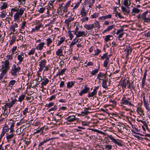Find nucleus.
<instances>
[{
    "mask_svg": "<svg viewBox=\"0 0 150 150\" xmlns=\"http://www.w3.org/2000/svg\"><path fill=\"white\" fill-rule=\"evenodd\" d=\"M109 62V58H107L103 62V66L105 67H106Z\"/></svg>",
    "mask_w": 150,
    "mask_h": 150,
    "instance_id": "42",
    "label": "nucleus"
},
{
    "mask_svg": "<svg viewBox=\"0 0 150 150\" xmlns=\"http://www.w3.org/2000/svg\"><path fill=\"white\" fill-rule=\"evenodd\" d=\"M89 112L88 110H87L84 109V111H81V114H82V116H84L87 115L89 113Z\"/></svg>",
    "mask_w": 150,
    "mask_h": 150,
    "instance_id": "47",
    "label": "nucleus"
},
{
    "mask_svg": "<svg viewBox=\"0 0 150 150\" xmlns=\"http://www.w3.org/2000/svg\"><path fill=\"white\" fill-rule=\"evenodd\" d=\"M40 74H38L37 75L38 78L36 79V80L38 82H40L42 81V79L41 76H40Z\"/></svg>",
    "mask_w": 150,
    "mask_h": 150,
    "instance_id": "56",
    "label": "nucleus"
},
{
    "mask_svg": "<svg viewBox=\"0 0 150 150\" xmlns=\"http://www.w3.org/2000/svg\"><path fill=\"white\" fill-rule=\"evenodd\" d=\"M95 0H85L83 2L85 6L91 8L95 2Z\"/></svg>",
    "mask_w": 150,
    "mask_h": 150,
    "instance_id": "6",
    "label": "nucleus"
},
{
    "mask_svg": "<svg viewBox=\"0 0 150 150\" xmlns=\"http://www.w3.org/2000/svg\"><path fill=\"white\" fill-rule=\"evenodd\" d=\"M21 16L16 13L14 15V21L18 22L20 18L21 17Z\"/></svg>",
    "mask_w": 150,
    "mask_h": 150,
    "instance_id": "30",
    "label": "nucleus"
},
{
    "mask_svg": "<svg viewBox=\"0 0 150 150\" xmlns=\"http://www.w3.org/2000/svg\"><path fill=\"white\" fill-rule=\"evenodd\" d=\"M46 61L44 59L41 60L39 64V72H41L43 69L45 67L46 63Z\"/></svg>",
    "mask_w": 150,
    "mask_h": 150,
    "instance_id": "8",
    "label": "nucleus"
},
{
    "mask_svg": "<svg viewBox=\"0 0 150 150\" xmlns=\"http://www.w3.org/2000/svg\"><path fill=\"white\" fill-rule=\"evenodd\" d=\"M45 44L44 42H42L36 46V49L39 50H41L43 49V47Z\"/></svg>",
    "mask_w": 150,
    "mask_h": 150,
    "instance_id": "24",
    "label": "nucleus"
},
{
    "mask_svg": "<svg viewBox=\"0 0 150 150\" xmlns=\"http://www.w3.org/2000/svg\"><path fill=\"white\" fill-rule=\"evenodd\" d=\"M84 27L86 29L89 30L93 28V25L92 24H86L84 25Z\"/></svg>",
    "mask_w": 150,
    "mask_h": 150,
    "instance_id": "27",
    "label": "nucleus"
},
{
    "mask_svg": "<svg viewBox=\"0 0 150 150\" xmlns=\"http://www.w3.org/2000/svg\"><path fill=\"white\" fill-rule=\"evenodd\" d=\"M24 58V53L23 52H21L20 54L18 55L17 56L18 59L20 63L22 62Z\"/></svg>",
    "mask_w": 150,
    "mask_h": 150,
    "instance_id": "22",
    "label": "nucleus"
},
{
    "mask_svg": "<svg viewBox=\"0 0 150 150\" xmlns=\"http://www.w3.org/2000/svg\"><path fill=\"white\" fill-rule=\"evenodd\" d=\"M21 69L20 67H16L15 64H13L11 67V73L12 75L13 76H16L19 73V71Z\"/></svg>",
    "mask_w": 150,
    "mask_h": 150,
    "instance_id": "4",
    "label": "nucleus"
},
{
    "mask_svg": "<svg viewBox=\"0 0 150 150\" xmlns=\"http://www.w3.org/2000/svg\"><path fill=\"white\" fill-rule=\"evenodd\" d=\"M42 26V25L41 23H40L37 26H36L35 28L36 29V30L37 31H38L39 30L40 28Z\"/></svg>",
    "mask_w": 150,
    "mask_h": 150,
    "instance_id": "61",
    "label": "nucleus"
},
{
    "mask_svg": "<svg viewBox=\"0 0 150 150\" xmlns=\"http://www.w3.org/2000/svg\"><path fill=\"white\" fill-rule=\"evenodd\" d=\"M9 63L10 62L8 60H6L2 65V67L1 69L2 71L6 73L7 71L10 69Z\"/></svg>",
    "mask_w": 150,
    "mask_h": 150,
    "instance_id": "5",
    "label": "nucleus"
},
{
    "mask_svg": "<svg viewBox=\"0 0 150 150\" xmlns=\"http://www.w3.org/2000/svg\"><path fill=\"white\" fill-rule=\"evenodd\" d=\"M118 129V131L120 133H122V130H124V129H126L124 127L122 126H119L117 128Z\"/></svg>",
    "mask_w": 150,
    "mask_h": 150,
    "instance_id": "59",
    "label": "nucleus"
},
{
    "mask_svg": "<svg viewBox=\"0 0 150 150\" xmlns=\"http://www.w3.org/2000/svg\"><path fill=\"white\" fill-rule=\"evenodd\" d=\"M144 105L146 109L148 110H150V108L149 107V104L148 102H144Z\"/></svg>",
    "mask_w": 150,
    "mask_h": 150,
    "instance_id": "57",
    "label": "nucleus"
},
{
    "mask_svg": "<svg viewBox=\"0 0 150 150\" xmlns=\"http://www.w3.org/2000/svg\"><path fill=\"white\" fill-rule=\"evenodd\" d=\"M47 13L49 14L50 13H53L54 9L53 6L52 4H50L47 7Z\"/></svg>",
    "mask_w": 150,
    "mask_h": 150,
    "instance_id": "13",
    "label": "nucleus"
},
{
    "mask_svg": "<svg viewBox=\"0 0 150 150\" xmlns=\"http://www.w3.org/2000/svg\"><path fill=\"white\" fill-rule=\"evenodd\" d=\"M122 10L125 14L127 15L130 12L129 10L127 9L125 7L122 6L121 7Z\"/></svg>",
    "mask_w": 150,
    "mask_h": 150,
    "instance_id": "28",
    "label": "nucleus"
},
{
    "mask_svg": "<svg viewBox=\"0 0 150 150\" xmlns=\"http://www.w3.org/2000/svg\"><path fill=\"white\" fill-rule=\"evenodd\" d=\"M25 96V95H22L20 96L18 100H17V101L21 103L22 101L24 99Z\"/></svg>",
    "mask_w": 150,
    "mask_h": 150,
    "instance_id": "38",
    "label": "nucleus"
},
{
    "mask_svg": "<svg viewBox=\"0 0 150 150\" xmlns=\"http://www.w3.org/2000/svg\"><path fill=\"white\" fill-rule=\"evenodd\" d=\"M65 40V38L64 37L61 38L60 40L58 41V42L57 43V46H59L61 44H62L64 41Z\"/></svg>",
    "mask_w": 150,
    "mask_h": 150,
    "instance_id": "43",
    "label": "nucleus"
},
{
    "mask_svg": "<svg viewBox=\"0 0 150 150\" xmlns=\"http://www.w3.org/2000/svg\"><path fill=\"white\" fill-rule=\"evenodd\" d=\"M43 128L42 127L40 128H38L37 129H34L35 132H34V134H35L36 133H39L41 132H42L43 131Z\"/></svg>",
    "mask_w": 150,
    "mask_h": 150,
    "instance_id": "32",
    "label": "nucleus"
},
{
    "mask_svg": "<svg viewBox=\"0 0 150 150\" xmlns=\"http://www.w3.org/2000/svg\"><path fill=\"white\" fill-rule=\"evenodd\" d=\"M13 132H10L9 133H7L6 137L7 139H12L14 137V135L13 134Z\"/></svg>",
    "mask_w": 150,
    "mask_h": 150,
    "instance_id": "26",
    "label": "nucleus"
},
{
    "mask_svg": "<svg viewBox=\"0 0 150 150\" xmlns=\"http://www.w3.org/2000/svg\"><path fill=\"white\" fill-rule=\"evenodd\" d=\"M107 137L109 138L112 141V142H113L115 144L117 145L120 146H123V142L122 141L118 139H115L112 135L108 134Z\"/></svg>",
    "mask_w": 150,
    "mask_h": 150,
    "instance_id": "2",
    "label": "nucleus"
},
{
    "mask_svg": "<svg viewBox=\"0 0 150 150\" xmlns=\"http://www.w3.org/2000/svg\"><path fill=\"white\" fill-rule=\"evenodd\" d=\"M132 51V49L129 46H127L126 48L124 50L125 52H126L127 53L126 55V58H127L129 55L131 54Z\"/></svg>",
    "mask_w": 150,
    "mask_h": 150,
    "instance_id": "12",
    "label": "nucleus"
},
{
    "mask_svg": "<svg viewBox=\"0 0 150 150\" xmlns=\"http://www.w3.org/2000/svg\"><path fill=\"white\" fill-rule=\"evenodd\" d=\"M121 103L123 105H129L131 106H134L131 102L128 101L127 99L126 98V97L125 96L124 97L122 98Z\"/></svg>",
    "mask_w": 150,
    "mask_h": 150,
    "instance_id": "10",
    "label": "nucleus"
},
{
    "mask_svg": "<svg viewBox=\"0 0 150 150\" xmlns=\"http://www.w3.org/2000/svg\"><path fill=\"white\" fill-rule=\"evenodd\" d=\"M148 13V11H146L142 14H139L137 16L138 19H139L142 21L143 22L145 25H147L150 23V14L147 17L146 15Z\"/></svg>",
    "mask_w": 150,
    "mask_h": 150,
    "instance_id": "1",
    "label": "nucleus"
},
{
    "mask_svg": "<svg viewBox=\"0 0 150 150\" xmlns=\"http://www.w3.org/2000/svg\"><path fill=\"white\" fill-rule=\"evenodd\" d=\"M64 5V3L59 5V7L57 10V13L58 14L63 15L64 13L67 12L68 8Z\"/></svg>",
    "mask_w": 150,
    "mask_h": 150,
    "instance_id": "3",
    "label": "nucleus"
},
{
    "mask_svg": "<svg viewBox=\"0 0 150 150\" xmlns=\"http://www.w3.org/2000/svg\"><path fill=\"white\" fill-rule=\"evenodd\" d=\"M18 27V24L16 23H15L14 24L12 25H11L10 28V29L11 30H13V33L15 31V28H17Z\"/></svg>",
    "mask_w": 150,
    "mask_h": 150,
    "instance_id": "35",
    "label": "nucleus"
},
{
    "mask_svg": "<svg viewBox=\"0 0 150 150\" xmlns=\"http://www.w3.org/2000/svg\"><path fill=\"white\" fill-rule=\"evenodd\" d=\"M33 3L34 4H30L29 5L28 7V8L31 11H33L35 7L36 6V2L34 1Z\"/></svg>",
    "mask_w": 150,
    "mask_h": 150,
    "instance_id": "18",
    "label": "nucleus"
},
{
    "mask_svg": "<svg viewBox=\"0 0 150 150\" xmlns=\"http://www.w3.org/2000/svg\"><path fill=\"white\" fill-rule=\"evenodd\" d=\"M102 81V86L103 88H106L107 87V82L108 81V79H107V80H103Z\"/></svg>",
    "mask_w": 150,
    "mask_h": 150,
    "instance_id": "45",
    "label": "nucleus"
},
{
    "mask_svg": "<svg viewBox=\"0 0 150 150\" xmlns=\"http://www.w3.org/2000/svg\"><path fill=\"white\" fill-rule=\"evenodd\" d=\"M137 112L140 116L144 115V113L143 109L141 107H138L137 109Z\"/></svg>",
    "mask_w": 150,
    "mask_h": 150,
    "instance_id": "14",
    "label": "nucleus"
},
{
    "mask_svg": "<svg viewBox=\"0 0 150 150\" xmlns=\"http://www.w3.org/2000/svg\"><path fill=\"white\" fill-rule=\"evenodd\" d=\"M11 99H12V100L11 101V102L9 103L10 104V105L12 107L13 105H14L16 102L17 101V100L16 98L14 100H13L12 98H11Z\"/></svg>",
    "mask_w": 150,
    "mask_h": 150,
    "instance_id": "55",
    "label": "nucleus"
},
{
    "mask_svg": "<svg viewBox=\"0 0 150 150\" xmlns=\"http://www.w3.org/2000/svg\"><path fill=\"white\" fill-rule=\"evenodd\" d=\"M47 46H49V45L52 42V40L51 38H49L47 39Z\"/></svg>",
    "mask_w": 150,
    "mask_h": 150,
    "instance_id": "51",
    "label": "nucleus"
},
{
    "mask_svg": "<svg viewBox=\"0 0 150 150\" xmlns=\"http://www.w3.org/2000/svg\"><path fill=\"white\" fill-rule=\"evenodd\" d=\"M25 143L27 146L29 144L30 142V139H25L24 141Z\"/></svg>",
    "mask_w": 150,
    "mask_h": 150,
    "instance_id": "63",
    "label": "nucleus"
},
{
    "mask_svg": "<svg viewBox=\"0 0 150 150\" xmlns=\"http://www.w3.org/2000/svg\"><path fill=\"white\" fill-rule=\"evenodd\" d=\"M53 139V138H50V139H47L46 140H44L42 142H41L39 145V146H42V145H43L45 143L47 142V141H48L50 140H51V139Z\"/></svg>",
    "mask_w": 150,
    "mask_h": 150,
    "instance_id": "46",
    "label": "nucleus"
},
{
    "mask_svg": "<svg viewBox=\"0 0 150 150\" xmlns=\"http://www.w3.org/2000/svg\"><path fill=\"white\" fill-rule=\"evenodd\" d=\"M42 80L43 81L41 83V87L42 88H43L44 86H46L49 82V80L48 79L46 78L45 79L43 78Z\"/></svg>",
    "mask_w": 150,
    "mask_h": 150,
    "instance_id": "15",
    "label": "nucleus"
},
{
    "mask_svg": "<svg viewBox=\"0 0 150 150\" xmlns=\"http://www.w3.org/2000/svg\"><path fill=\"white\" fill-rule=\"evenodd\" d=\"M140 12V10L136 8H134L132 10V15L135 16L136 13H138Z\"/></svg>",
    "mask_w": 150,
    "mask_h": 150,
    "instance_id": "21",
    "label": "nucleus"
},
{
    "mask_svg": "<svg viewBox=\"0 0 150 150\" xmlns=\"http://www.w3.org/2000/svg\"><path fill=\"white\" fill-rule=\"evenodd\" d=\"M127 85V82H126L125 81L123 80L120 82V85L122 88H126Z\"/></svg>",
    "mask_w": 150,
    "mask_h": 150,
    "instance_id": "37",
    "label": "nucleus"
},
{
    "mask_svg": "<svg viewBox=\"0 0 150 150\" xmlns=\"http://www.w3.org/2000/svg\"><path fill=\"white\" fill-rule=\"evenodd\" d=\"M86 86V85H85L84 89L82 90L79 93L80 96H82L83 94L86 93L89 90V88L87 87Z\"/></svg>",
    "mask_w": 150,
    "mask_h": 150,
    "instance_id": "17",
    "label": "nucleus"
},
{
    "mask_svg": "<svg viewBox=\"0 0 150 150\" xmlns=\"http://www.w3.org/2000/svg\"><path fill=\"white\" fill-rule=\"evenodd\" d=\"M16 81L15 80H12L10 81L8 84V86L9 87H12L15 84L16 82Z\"/></svg>",
    "mask_w": 150,
    "mask_h": 150,
    "instance_id": "52",
    "label": "nucleus"
},
{
    "mask_svg": "<svg viewBox=\"0 0 150 150\" xmlns=\"http://www.w3.org/2000/svg\"><path fill=\"white\" fill-rule=\"evenodd\" d=\"M63 48L62 47H61L59 49H58L57 50L56 52V54L58 56H59L60 57L61 56H63L64 57V55L62 54V50Z\"/></svg>",
    "mask_w": 150,
    "mask_h": 150,
    "instance_id": "16",
    "label": "nucleus"
},
{
    "mask_svg": "<svg viewBox=\"0 0 150 150\" xmlns=\"http://www.w3.org/2000/svg\"><path fill=\"white\" fill-rule=\"evenodd\" d=\"M11 36L12 37V39L10 42V45H11L13 44V43L15 42L16 39V37H14V34L12 32L9 34V35H10V37H11Z\"/></svg>",
    "mask_w": 150,
    "mask_h": 150,
    "instance_id": "19",
    "label": "nucleus"
},
{
    "mask_svg": "<svg viewBox=\"0 0 150 150\" xmlns=\"http://www.w3.org/2000/svg\"><path fill=\"white\" fill-rule=\"evenodd\" d=\"M97 79L100 80H107L108 77L105 74L102 73L100 72L98 74Z\"/></svg>",
    "mask_w": 150,
    "mask_h": 150,
    "instance_id": "9",
    "label": "nucleus"
},
{
    "mask_svg": "<svg viewBox=\"0 0 150 150\" xmlns=\"http://www.w3.org/2000/svg\"><path fill=\"white\" fill-rule=\"evenodd\" d=\"M11 107L12 106H11L10 104L9 103H6L4 105V107H3V108H5L4 110H5L8 108H9V109H10Z\"/></svg>",
    "mask_w": 150,
    "mask_h": 150,
    "instance_id": "36",
    "label": "nucleus"
},
{
    "mask_svg": "<svg viewBox=\"0 0 150 150\" xmlns=\"http://www.w3.org/2000/svg\"><path fill=\"white\" fill-rule=\"evenodd\" d=\"M99 71V69H96L92 71L91 73V74L92 75H95L96 73H98Z\"/></svg>",
    "mask_w": 150,
    "mask_h": 150,
    "instance_id": "60",
    "label": "nucleus"
},
{
    "mask_svg": "<svg viewBox=\"0 0 150 150\" xmlns=\"http://www.w3.org/2000/svg\"><path fill=\"white\" fill-rule=\"evenodd\" d=\"M113 39L112 36L110 35H107L105 36L104 40L106 41H108Z\"/></svg>",
    "mask_w": 150,
    "mask_h": 150,
    "instance_id": "34",
    "label": "nucleus"
},
{
    "mask_svg": "<svg viewBox=\"0 0 150 150\" xmlns=\"http://www.w3.org/2000/svg\"><path fill=\"white\" fill-rule=\"evenodd\" d=\"M23 130L21 128H18L16 130V133L17 134L20 135L21 134Z\"/></svg>",
    "mask_w": 150,
    "mask_h": 150,
    "instance_id": "64",
    "label": "nucleus"
},
{
    "mask_svg": "<svg viewBox=\"0 0 150 150\" xmlns=\"http://www.w3.org/2000/svg\"><path fill=\"white\" fill-rule=\"evenodd\" d=\"M87 33L85 32L84 31H79L77 32V34H76V37L79 38L80 37H85L86 36Z\"/></svg>",
    "mask_w": 150,
    "mask_h": 150,
    "instance_id": "11",
    "label": "nucleus"
},
{
    "mask_svg": "<svg viewBox=\"0 0 150 150\" xmlns=\"http://www.w3.org/2000/svg\"><path fill=\"white\" fill-rule=\"evenodd\" d=\"M74 19V18L69 17L65 20L64 23L68 30H70L71 28V22L73 21Z\"/></svg>",
    "mask_w": 150,
    "mask_h": 150,
    "instance_id": "7",
    "label": "nucleus"
},
{
    "mask_svg": "<svg viewBox=\"0 0 150 150\" xmlns=\"http://www.w3.org/2000/svg\"><path fill=\"white\" fill-rule=\"evenodd\" d=\"M96 92L93 91L91 93H89L88 94V97L89 98L93 97L96 94Z\"/></svg>",
    "mask_w": 150,
    "mask_h": 150,
    "instance_id": "50",
    "label": "nucleus"
},
{
    "mask_svg": "<svg viewBox=\"0 0 150 150\" xmlns=\"http://www.w3.org/2000/svg\"><path fill=\"white\" fill-rule=\"evenodd\" d=\"M99 15V13H95L93 15H91V17L92 18H94L97 17Z\"/></svg>",
    "mask_w": 150,
    "mask_h": 150,
    "instance_id": "62",
    "label": "nucleus"
},
{
    "mask_svg": "<svg viewBox=\"0 0 150 150\" xmlns=\"http://www.w3.org/2000/svg\"><path fill=\"white\" fill-rule=\"evenodd\" d=\"M123 4L125 6L129 8L131 4L130 1L129 0H124Z\"/></svg>",
    "mask_w": 150,
    "mask_h": 150,
    "instance_id": "31",
    "label": "nucleus"
},
{
    "mask_svg": "<svg viewBox=\"0 0 150 150\" xmlns=\"http://www.w3.org/2000/svg\"><path fill=\"white\" fill-rule=\"evenodd\" d=\"M81 0H80L79 1L74 4H75V5L73 8V9H76L78 7L80 3H81Z\"/></svg>",
    "mask_w": 150,
    "mask_h": 150,
    "instance_id": "53",
    "label": "nucleus"
},
{
    "mask_svg": "<svg viewBox=\"0 0 150 150\" xmlns=\"http://www.w3.org/2000/svg\"><path fill=\"white\" fill-rule=\"evenodd\" d=\"M14 123L13 122L12 123V124L10 127V132H14Z\"/></svg>",
    "mask_w": 150,
    "mask_h": 150,
    "instance_id": "58",
    "label": "nucleus"
},
{
    "mask_svg": "<svg viewBox=\"0 0 150 150\" xmlns=\"http://www.w3.org/2000/svg\"><path fill=\"white\" fill-rule=\"evenodd\" d=\"M76 44V42H75V39H74L69 45L70 48H71V51L72 50V47L74 45H75Z\"/></svg>",
    "mask_w": 150,
    "mask_h": 150,
    "instance_id": "54",
    "label": "nucleus"
},
{
    "mask_svg": "<svg viewBox=\"0 0 150 150\" xmlns=\"http://www.w3.org/2000/svg\"><path fill=\"white\" fill-rule=\"evenodd\" d=\"M114 25H113L109 26L107 28H106L105 30H104L103 32L105 33V32H107L109 31L110 30H112L113 28L114 27Z\"/></svg>",
    "mask_w": 150,
    "mask_h": 150,
    "instance_id": "41",
    "label": "nucleus"
},
{
    "mask_svg": "<svg viewBox=\"0 0 150 150\" xmlns=\"http://www.w3.org/2000/svg\"><path fill=\"white\" fill-rule=\"evenodd\" d=\"M111 17V15L110 14L102 16L99 18V19L101 20H104L106 19L110 18Z\"/></svg>",
    "mask_w": 150,
    "mask_h": 150,
    "instance_id": "29",
    "label": "nucleus"
},
{
    "mask_svg": "<svg viewBox=\"0 0 150 150\" xmlns=\"http://www.w3.org/2000/svg\"><path fill=\"white\" fill-rule=\"evenodd\" d=\"M1 14H0V17L1 18H4L7 15L5 11H3L1 13Z\"/></svg>",
    "mask_w": 150,
    "mask_h": 150,
    "instance_id": "44",
    "label": "nucleus"
},
{
    "mask_svg": "<svg viewBox=\"0 0 150 150\" xmlns=\"http://www.w3.org/2000/svg\"><path fill=\"white\" fill-rule=\"evenodd\" d=\"M2 130L7 135V133H10V129L7 126H5L3 127Z\"/></svg>",
    "mask_w": 150,
    "mask_h": 150,
    "instance_id": "20",
    "label": "nucleus"
},
{
    "mask_svg": "<svg viewBox=\"0 0 150 150\" xmlns=\"http://www.w3.org/2000/svg\"><path fill=\"white\" fill-rule=\"evenodd\" d=\"M66 70V69L65 68L63 69H62L61 70V71L59 72L58 74L57 75V76H60L61 75H62L65 72Z\"/></svg>",
    "mask_w": 150,
    "mask_h": 150,
    "instance_id": "49",
    "label": "nucleus"
},
{
    "mask_svg": "<svg viewBox=\"0 0 150 150\" xmlns=\"http://www.w3.org/2000/svg\"><path fill=\"white\" fill-rule=\"evenodd\" d=\"M92 25H93V28L95 27L99 29L100 27L99 22L98 21H96L94 24H92Z\"/></svg>",
    "mask_w": 150,
    "mask_h": 150,
    "instance_id": "40",
    "label": "nucleus"
},
{
    "mask_svg": "<svg viewBox=\"0 0 150 150\" xmlns=\"http://www.w3.org/2000/svg\"><path fill=\"white\" fill-rule=\"evenodd\" d=\"M80 12L82 17H84L86 16L87 12H86L84 7H83L81 9Z\"/></svg>",
    "mask_w": 150,
    "mask_h": 150,
    "instance_id": "25",
    "label": "nucleus"
},
{
    "mask_svg": "<svg viewBox=\"0 0 150 150\" xmlns=\"http://www.w3.org/2000/svg\"><path fill=\"white\" fill-rule=\"evenodd\" d=\"M8 7V4L7 2H4L3 3V5L1 6L0 8L1 10H3L6 9Z\"/></svg>",
    "mask_w": 150,
    "mask_h": 150,
    "instance_id": "39",
    "label": "nucleus"
},
{
    "mask_svg": "<svg viewBox=\"0 0 150 150\" xmlns=\"http://www.w3.org/2000/svg\"><path fill=\"white\" fill-rule=\"evenodd\" d=\"M75 82L71 81L68 82L67 84V87L68 88H70L74 84Z\"/></svg>",
    "mask_w": 150,
    "mask_h": 150,
    "instance_id": "48",
    "label": "nucleus"
},
{
    "mask_svg": "<svg viewBox=\"0 0 150 150\" xmlns=\"http://www.w3.org/2000/svg\"><path fill=\"white\" fill-rule=\"evenodd\" d=\"M75 116L74 115L69 116L66 119L67 120V121L72 122L75 120Z\"/></svg>",
    "mask_w": 150,
    "mask_h": 150,
    "instance_id": "23",
    "label": "nucleus"
},
{
    "mask_svg": "<svg viewBox=\"0 0 150 150\" xmlns=\"http://www.w3.org/2000/svg\"><path fill=\"white\" fill-rule=\"evenodd\" d=\"M25 8H20V9H18V11H17L16 13L22 16L23 14Z\"/></svg>",
    "mask_w": 150,
    "mask_h": 150,
    "instance_id": "33",
    "label": "nucleus"
}]
</instances>
